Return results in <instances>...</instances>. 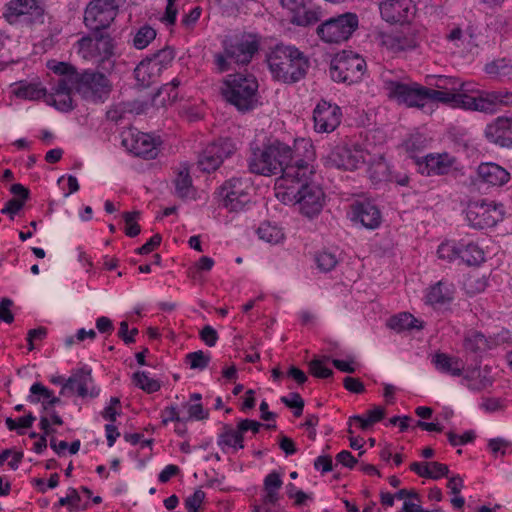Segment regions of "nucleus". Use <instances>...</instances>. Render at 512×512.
Returning a JSON list of instances; mask_svg holds the SVG:
<instances>
[{
	"label": "nucleus",
	"mask_w": 512,
	"mask_h": 512,
	"mask_svg": "<svg viewBox=\"0 0 512 512\" xmlns=\"http://www.w3.org/2000/svg\"><path fill=\"white\" fill-rule=\"evenodd\" d=\"M314 160L315 150L309 139H296L291 147L279 139L269 138L262 147L252 149L248 167L254 174L272 176L281 173V177H285L288 168L302 169Z\"/></svg>",
	"instance_id": "nucleus-1"
},
{
	"label": "nucleus",
	"mask_w": 512,
	"mask_h": 512,
	"mask_svg": "<svg viewBox=\"0 0 512 512\" xmlns=\"http://www.w3.org/2000/svg\"><path fill=\"white\" fill-rule=\"evenodd\" d=\"M313 174L312 163L302 169L292 167L276 183L277 198L284 204H298L301 213L308 218L318 215L325 201L323 190L311 182Z\"/></svg>",
	"instance_id": "nucleus-2"
},
{
	"label": "nucleus",
	"mask_w": 512,
	"mask_h": 512,
	"mask_svg": "<svg viewBox=\"0 0 512 512\" xmlns=\"http://www.w3.org/2000/svg\"><path fill=\"white\" fill-rule=\"evenodd\" d=\"M47 67L55 74L67 75L74 91L88 102L104 103L112 91L110 79L97 70L85 69L79 72L74 65L57 61L48 62Z\"/></svg>",
	"instance_id": "nucleus-3"
},
{
	"label": "nucleus",
	"mask_w": 512,
	"mask_h": 512,
	"mask_svg": "<svg viewBox=\"0 0 512 512\" xmlns=\"http://www.w3.org/2000/svg\"><path fill=\"white\" fill-rule=\"evenodd\" d=\"M272 78L284 84H294L305 78L309 58L292 45L278 44L266 56Z\"/></svg>",
	"instance_id": "nucleus-4"
},
{
	"label": "nucleus",
	"mask_w": 512,
	"mask_h": 512,
	"mask_svg": "<svg viewBox=\"0 0 512 512\" xmlns=\"http://www.w3.org/2000/svg\"><path fill=\"white\" fill-rule=\"evenodd\" d=\"M223 52L215 53L213 63L218 73L231 69V63L247 65L259 50V40L250 33L226 36L222 41Z\"/></svg>",
	"instance_id": "nucleus-5"
},
{
	"label": "nucleus",
	"mask_w": 512,
	"mask_h": 512,
	"mask_svg": "<svg viewBox=\"0 0 512 512\" xmlns=\"http://www.w3.org/2000/svg\"><path fill=\"white\" fill-rule=\"evenodd\" d=\"M259 84L252 74H229L223 81L221 93L224 99L239 112L246 113L256 108Z\"/></svg>",
	"instance_id": "nucleus-6"
},
{
	"label": "nucleus",
	"mask_w": 512,
	"mask_h": 512,
	"mask_svg": "<svg viewBox=\"0 0 512 512\" xmlns=\"http://www.w3.org/2000/svg\"><path fill=\"white\" fill-rule=\"evenodd\" d=\"M253 182L246 175L225 180L217 189L221 205L229 212L244 211L252 202Z\"/></svg>",
	"instance_id": "nucleus-7"
},
{
	"label": "nucleus",
	"mask_w": 512,
	"mask_h": 512,
	"mask_svg": "<svg viewBox=\"0 0 512 512\" xmlns=\"http://www.w3.org/2000/svg\"><path fill=\"white\" fill-rule=\"evenodd\" d=\"M366 71V62L352 51L337 53L331 60L329 74L333 81L352 84L359 82Z\"/></svg>",
	"instance_id": "nucleus-8"
},
{
	"label": "nucleus",
	"mask_w": 512,
	"mask_h": 512,
	"mask_svg": "<svg viewBox=\"0 0 512 512\" xmlns=\"http://www.w3.org/2000/svg\"><path fill=\"white\" fill-rule=\"evenodd\" d=\"M466 219L476 229L494 227L503 220L505 209L502 203L487 199L469 200L466 206Z\"/></svg>",
	"instance_id": "nucleus-9"
},
{
	"label": "nucleus",
	"mask_w": 512,
	"mask_h": 512,
	"mask_svg": "<svg viewBox=\"0 0 512 512\" xmlns=\"http://www.w3.org/2000/svg\"><path fill=\"white\" fill-rule=\"evenodd\" d=\"M92 35L81 37L75 47L78 55L87 61L104 62L114 56L115 43L105 32L92 31Z\"/></svg>",
	"instance_id": "nucleus-10"
},
{
	"label": "nucleus",
	"mask_w": 512,
	"mask_h": 512,
	"mask_svg": "<svg viewBox=\"0 0 512 512\" xmlns=\"http://www.w3.org/2000/svg\"><path fill=\"white\" fill-rule=\"evenodd\" d=\"M430 84L434 86V89L428 88L429 100L440 102L453 108L458 107L464 92H473L469 88V83H465L457 77L436 76L434 77V82Z\"/></svg>",
	"instance_id": "nucleus-11"
},
{
	"label": "nucleus",
	"mask_w": 512,
	"mask_h": 512,
	"mask_svg": "<svg viewBox=\"0 0 512 512\" xmlns=\"http://www.w3.org/2000/svg\"><path fill=\"white\" fill-rule=\"evenodd\" d=\"M384 89L390 99L408 107H423L429 100L428 88L416 82L384 80Z\"/></svg>",
	"instance_id": "nucleus-12"
},
{
	"label": "nucleus",
	"mask_w": 512,
	"mask_h": 512,
	"mask_svg": "<svg viewBox=\"0 0 512 512\" xmlns=\"http://www.w3.org/2000/svg\"><path fill=\"white\" fill-rule=\"evenodd\" d=\"M355 13H344L324 21L317 28L319 37L327 43H340L348 40L358 27Z\"/></svg>",
	"instance_id": "nucleus-13"
},
{
	"label": "nucleus",
	"mask_w": 512,
	"mask_h": 512,
	"mask_svg": "<svg viewBox=\"0 0 512 512\" xmlns=\"http://www.w3.org/2000/svg\"><path fill=\"white\" fill-rule=\"evenodd\" d=\"M118 13L115 0H92L84 11V24L91 31L108 28Z\"/></svg>",
	"instance_id": "nucleus-14"
},
{
	"label": "nucleus",
	"mask_w": 512,
	"mask_h": 512,
	"mask_svg": "<svg viewBox=\"0 0 512 512\" xmlns=\"http://www.w3.org/2000/svg\"><path fill=\"white\" fill-rule=\"evenodd\" d=\"M235 151V144L229 138H220L209 143L198 156V168L202 172H214L220 167L223 161L231 157Z\"/></svg>",
	"instance_id": "nucleus-15"
},
{
	"label": "nucleus",
	"mask_w": 512,
	"mask_h": 512,
	"mask_svg": "<svg viewBox=\"0 0 512 512\" xmlns=\"http://www.w3.org/2000/svg\"><path fill=\"white\" fill-rule=\"evenodd\" d=\"M99 388L93 384L91 369L81 367L72 371L60 390V396L71 397L77 395L81 398H95L99 395Z\"/></svg>",
	"instance_id": "nucleus-16"
},
{
	"label": "nucleus",
	"mask_w": 512,
	"mask_h": 512,
	"mask_svg": "<svg viewBox=\"0 0 512 512\" xmlns=\"http://www.w3.org/2000/svg\"><path fill=\"white\" fill-rule=\"evenodd\" d=\"M468 93L464 92L457 108L490 114L495 112L498 103L508 104L509 98L512 96V93H506L502 96L500 93L480 90L476 91V96L469 95Z\"/></svg>",
	"instance_id": "nucleus-17"
},
{
	"label": "nucleus",
	"mask_w": 512,
	"mask_h": 512,
	"mask_svg": "<svg viewBox=\"0 0 512 512\" xmlns=\"http://www.w3.org/2000/svg\"><path fill=\"white\" fill-rule=\"evenodd\" d=\"M342 116V110L336 103L322 99L313 110L314 130L331 133L340 125Z\"/></svg>",
	"instance_id": "nucleus-18"
},
{
	"label": "nucleus",
	"mask_w": 512,
	"mask_h": 512,
	"mask_svg": "<svg viewBox=\"0 0 512 512\" xmlns=\"http://www.w3.org/2000/svg\"><path fill=\"white\" fill-rule=\"evenodd\" d=\"M366 161V152L357 145L337 146L331 151L327 162L331 167L355 170Z\"/></svg>",
	"instance_id": "nucleus-19"
},
{
	"label": "nucleus",
	"mask_w": 512,
	"mask_h": 512,
	"mask_svg": "<svg viewBox=\"0 0 512 512\" xmlns=\"http://www.w3.org/2000/svg\"><path fill=\"white\" fill-rule=\"evenodd\" d=\"M510 178V173L504 167L493 162H486L477 167L472 183L479 187L484 185L487 188H500L507 184Z\"/></svg>",
	"instance_id": "nucleus-20"
},
{
	"label": "nucleus",
	"mask_w": 512,
	"mask_h": 512,
	"mask_svg": "<svg viewBox=\"0 0 512 512\" xmlns=\"http://www.w3.org/2000/svg\"><path fill=\"white\" fill-rule=\"evenodd\" d=\"M379 9L382 19L386 22L404 24L414 17L416 5L410 0H384Z\"/></svg>",
	"instance_id": "nucleus-21"
},
{
	"label": "nucleus",
	"mask_w": 512,
	"mask_h": 512,
	"mask_svg": "<svg viewBox=\"0 0 512 512\" xmlns=\"http://www.w3.org/2000/svg\"><path fill=\"white\" fill-rule=\"evenodd\" d=\"M352 221L361 223L367 229L374 230L382 223V214L378 206L369 199L355 201L350 206Z\"/></svg>",
	"instance_id": "nucleus-22"
},
{
	"label": "nucleus",
	"mask_w": 512,
	"mask_h": 512,
	"mask_svg": "<svg viewBox=\"0 0 512 512\" xmlns=\"http://www.w3.org/2000/svg\"><path fill=\"white\" fill-rule=\"evenodd\" d=\"M122 144L134 155L145 159H155L159 153L155 139L143 132L128 133L123 137Z\"/></svg>",
	"instance_id": "nucleus-23"
},
{
	"label": "nucleus",
	"mask_w": 512,
	"mask_h": 512,
	"mask_svg": "<svg viewBox=\"0 0 512 512\" xmlns=\"http://www.w3.org/2000/svg\"><path fill=\"white\" fill-rule=\"evenodd\" d=\"M310 0H281L284 8L292 13L291 22L297 26H309L320 20L321 12L309 7Z\"/></svg>",
	"instance_id": "nucleus-24"
},
{
	"label": "nucleus",
	"mask_w": 512,
	"mask_h": 512,
	"mask_svg": "<svg viewBox=\"0 0 512 512\" xmlns=\"http://www.w3.org/2000/svg\"><path fill=\"white\" fill-rule=\"evenodd\" d=\"M57 75L60 78L57 80L55 86L53 87V93L49 95L47 102L53 105L59 111L67 112L74 108L72 99V92L74 91V86L72 83L68 81L67 75Z\"/></svg>",
	"instance_id": "nucleus-25"
},
{
	"label": "nucleus",
	"mask_w": 512,
	"mask_h": 512,
	"mask_svg": "<svg viewBox=\"0 0 512 512\" xmlns=\"http://www.w3.org/2000/svg\"><path fill=\"white\" fill-rule=\"evenodd\" d=\"M496 346V341L491 337H486L482 332L477 330H469L465 333L463 339V349L466 354H470L473 358L481 357L488 350Z\"/></svg>",
	"instance_id": "nucleus-26"
},
{
	"label": "nucleus",
	"mask_w": 512,
	"mask_h": 512,
	"mask_svg": "<svg viewBox=\"0 0 512 512\" xmlns=\"http://www.w3.org/2000/svg\"><path fill=\"white\" fill-rule=\"evenodd\" d=\"M455 163V158L447 153L443 154H429L424 158L423 162H418L419 169L422 174L428 176L432 175H447Z\"/></svg>",
	"instance_id": "nucleus-27"
},
{
	"label": "nucleus",
	"mask_w": 512,
	"mask_h": 512,
	"mask_svg": "<svg viewBox=\"0 0 512 512\" xmlns=\"http://www.w3.org/2000/svg\"><path fill=\"white\" fill-rule=\"evenodd\" d=\"M246 422H239L236 427L223 425L219 433L217 444L223 451L225 448H232L235 451L244 448V434L246 433Z\"/></svg>",
	"instance_id": "nucleus-28"
},
{
	"label": "nucleus",
	"mask_w": 512,
	"mask_h": 512,
	"mask_svg": "<svg viewBox=\"0 0 512 512\" xmlns=\"http://www.w3.org/2000/svg\"><path fill=\"white\" fill-rule=\"evenodd\" d=\"M455 288L452 283L446 280H440L431 286L425 295L426 304L433 307H441L449 304L454 299Z\"/></svg>",
	"instance_id": "nucleus-29"
},
{
	"label": "nucleus",
	"mask_w": 512,
	"mask_h": 512,
	"mask_svg": "<svg viewBox=\"0 0 512 512\" xmlns=\"http://www.w3.org/2000/svg\"><path fill=\"white\" fill-rule=\"evenodd\" d=\"M506 122V117H497L493 122L486 126L484 133L489 142L503 148H511L510 136L508 135Z\"/></svg>",
	"instance_id": "nucleus-30"
},
{
	"label": "nucleus",
	"mask_w": 512,
	"mask_h": 512,
	"mask_svg": "<svg viewBox=\"0 0 512 512\" xmlns=\"http://www.w3.org/2000/svg\"><path fill=\"white\" fill-rule=\"evenodd\" d=\"M382 44L388 50L397 53L416 48L417 40L413 35L403 32L386 33L382 35Z\"/></svg>",
	"instance_id": "nucleus-31"
},
{
	"label": "nucleus",
	"mask_w": 512,
	"mask_h": 512,
	"mask_svg": "<svg viewBox=\"0 0 512 512\" xmlns=\"http://www.w3.org/2000/svg\"><path fill=\"white\" fill-rule=\"evenodd\" d=\"M432 363L441 373L459 377L463 374L464 363L458 357L450 356L443 352H437L432 357Z\"/></svg>",
	"instance_id": "nucleus-32"
},
{
	"label": "nucleus",
	"mask_w": 512,
	"mask_h": 512,
	"mask_svg": "<svg viewBox=\"0 0 512 512\" xmlns=\"http://www.w3.org/2000/svg\"><path fill=\"white\" fill-rule=\"evenodd\" d=\"M162 73L150 59L144 58L134 69L136 83L141 88H148L157 82Z\"/></svg>",
	"instance_id": "nucleus-33"
},
{
	"label": "nucleus",
	"mask_w": 512,
	"mask_h": 512,
	"mask_svg": "<svg viewBox=\"0 0 512 512\" xmlns=\"http://www.w3.org/2000/svg\"><path fill=\"white\" fill-rule=\"evenodd\" d=\"M463 382L471 390L481 391L486 389L493 383L491 368L484 366L483 368L468 370L463 377Z\"/></svg>",
	"instance_id": "nucleus-34"
},
{
	"label": "nucleus",
	"mask_w": 512,
	"mask_h": 512,
	"mask_svg": "<svg viewBox=\"0 0 512 512\" xmlns=\"http://www.w3.org/2000/svg\"><path fill=\"white\" fill-rule=\"evenodd\" d=\"M28 401L34 404L41 403L45 410L62 403L60 397L55 396L52 390L40 382H36L30 387Z\"/></svg>",
	"instance_id": "nucleus-35"
},
{
	"label": "nucleus",
	"mask_w": 512,
	"mask_h": 512,
	"mask_svg": "<svg viewBox=\"0 0 512 512\" xmlns=\"http://www.w3.org/2000/svg\"><path fill=\"white\" fill-rule=\"evenodd\" d=\"M38 8L37 0H11L6 5L4 16L9 22H14L20 16L32 15Z\"/></svg>",
	"instance_id": "nucleus-36"
},
{
	"label": "nucleus",
	"mask_w": 512,
	"mask_h": 512,
	"mask_svg": "<svg viewBox=\"0 0 512 512\" xmlns=\"http://www.w3.org/2000/svg\"><path fill=\"white\" fill-rule=\"evenodd\" d=\"M459 245V259L468 266H476L481 264L484 260L483 250L472 241L460 240Z\"/></svg>",
	"instance_id": "nucleus-37"
},
{
	"label": "nucleus",
	"mask_w": 512,
	"mask_h": 512,
	"mask_svg": "<svg viewBox=\"0 0 512 512\" xmlns=\"http://www.w3.org/2000/svg\"><path fill=\"white\" fill-rule=\"evenodd\" d=\"M175 193L184 199L190 197L193 192L192 178L187 164H182L174 180Z\"/></svg>",
	"instance_id": "nucleus-38"
},
{
	"label": "nucleus",
	"mask_w": 512,
	"mask_h": 512,
	"mask_svg": "<svg viewBox=\"0 0 512 512\" xmlns=\"http://www.w3.org/2000/svg\"><path fill=\"white\" fill-rule=\"evenodd\" d=\"M259 239L269 244H279L285 239V234L281 227L269 221L263 222L256 230Z\"/></svg>",
	"instance_id": "nucleus-39"
},
{
	"label": "nucleus",
	"mask_w": 512,
	"mask_h": 512,
	"mask_svg": "<svg viewBox=\"0 0 512 512\" xmlns=\"http://www.w3.org/2000/svg\"><path fill=\"white\" fill-rule=\"evenodd\" d=\"M17 87L13 90L17 98L26 100H39L46 96L47 90L39 83H26L19 82Z\"/></svg>",
	"instance_id": "nucleus-40"
},
{
	"label": "nucleus",
	"mask_w": 512,
	"mask_h": 512,
	"mask_svg": "<svg viewBox=\"0 0 512 512\" xmlns=\"http://www.w3.org/2000/svg\"><path fill=\"white\" fill-rule=\"evenodd\" d=\"M389 326L394 330L403 331L412 330L414 328L421 329L422 323L410 313H400L390 318Z\"/></svg>",
	"instance_id": "nucleus-41"
},
{
	"label": "nucleus",
	"mask_w": 512,
	"mask_h": 512,
	"mask_svg": "<svg viewBox=\"0 0 512 512\" xmlns=\"http://www.w3.org/2000/svg\"><path fill=\"white\" fill-rule=\"evenodd\" d=\"M175 58V51L173 48L166 46L163 49L158 50L153 53L151 56H148L147 59L151 60L152 64H155L156 67L159 68V71L162 73L169 66H171L173 60Z\"/></svg>",
	"instance_id": "nucleus-42"
},
{
	"label": "nucleus",
	"mask_w": 512,
	"mask_h": 512,
	"mask_svg": "<svg viewBox=\"0 0 512 512\" xmlns=\"http://www.w3.org/2000/svg\"><path fill=\"white\" fill-rule=\"evenodd\" d=\"M390 172L389 165L383 158L371 163L367 170L368 176L373 183L387 181Z\"/></svg>",
	"instance_id": "nucleus-43"
},
{
	"label": "nucleus",
	"mask_w": 512,
	"mask_h": 512,
	"mask_svg": "<svg viewBox=\"0 0 512 512\" xmlns=\"http://www.w3.org/2000/svg\"><path fill=\"white\" fill-rule=\"evenodd\" d=\"M156 30L149 25L141 26L135 33L132 44L138 49H145L155 38Z\"/></svg>",
	"instance_id": "nucleus-44"
},
{
	"label": "nucleus",
	"mask_w": 512,
	"mask_h": 512,
	"mask_svg": "<svg viewBox=\"0 0 512 512\" xmlns=\"http://www.w3.org/2000/svg\"><path fill=\"white\" fill-rule=\"evenodd\" d=\"M462 246L459 245V241L446 240L442 242L437 249V255L439 259L447 262H453L459 259V249Z\"/></svg>",
	"instance_id": "nucleus-45"
},
{
	"label": "nucleus",
	"mask_w": 512,
	"mask_h": 512,
	"mask_svg": "<svg viewBox=\"0 0 512 512\" xmlns=\"http://www.w3.org/2000/svg\"><path fill=\"white\" fill-rule=\"evenodd\" d=\"M338 262L337 255L328 250L320 251L315 255L316 266L323 273L332 271L337 266Z\"/></svg>",
	"instance_id": "nucleus-46"
},
{
	"label": "nucleus",
	"mask_w": 512,
	"mask_h": 512,
	"mask_svg": "<svg viewBox=\"0 0 512 512\" xmlns=\"http://www.w3.org/2000/svg\"><path fill=\"white\" fill-rule=\"evenodd\" d=\"M485 72L493 76H507L512 73V59L500 58L485 65Z\"/></svg>",
	"instance_id": "nucleus-47"
},
{
	"label": "nucleus",
	"mask_w": 512,
	"mask_h": 512,
	"mask_svg": "<svg viewBox=\"0 0 512 512\" xmlns=\"http://www.w3.org/2000/svg\"><path fill=\"white\" fill-rule=\"evenodd\" d=\"M133 383L148 393L156 392L161 387L157 380L149 377L144 371H138L133 374Z\"/></svg>",
	"instance_id": "nucleus-48"
},
{
	"label": "nucleus",
	"mask_w": 512,
	"mask_h": 512,
	"mask_svg": "<svg viewBox=\"0 0 512 512\" xmlns=\"http://www.w3.org/2000/svg\"><path fill=\"white\" fill-rule=\"evenodd\" d=\"M182 84V81L176 77L171 82L164 84L157 92L156 96H161L166 94V97H163L161 102L163 104L166 103H174L178 99V87Z\"/></svg>",
	"instance_id": "nucleus-49"
},
{
	"label": "nucleus",
	"mask_w": 512,
	"mask_h": 512,
	"mask_svg": "<svg viewBox=\"0 0 512 512\" xmlns=\"http://www.w3.org/2000/svg\"><path fill=\"white\" fill-rule=\"evenodd\" d=\"M185 360L191 369L204 370L208 367L211 357L209 353L198 350L188 353L185 357Z\"/></svg>",
	"instance_id": "nucleus-50"
},
{
	"label": "nucleus",
	"mask_w": 512,
	"mask_h": 512,
	"mask_svg": "<svg viewBox=\"0 0 512 512\" xmlns=\"http://www.w3.org/2000/svg\"><path fill=\"white\" fill-rule=\"evenodd\" d=\"M325 360H329V357L322 359H313L309 362V373L320 379H327L333 376V370L325 365Z\"/></svg>",
	"instance_id": "nucleus-51"
},
{
	"label": "nucleus",
	"mask_w": 512,
	"mask_h": 512,
	"mask_svg": "<svg viewBox=\"0 0 512 512\" xmlns=\"http://www.w3.org/2000/svg\"><path fill=\"white\" fill-rule=\"evenodd\" d=\"M281 402L290 408L293 416H301L304 409V400L299 393H289L287 396L280 398Z\"/></svg>",
	"instance_id": "nucleus-52"
},
{
	"label": "nucleus",
	"mask_w": 512,
	"mask_h": 512,
	"mask_svg": "<svg viewBox=\"0 0 512 512\" xmlns=\"http://www.w3.org/2000/svg\"><path fill=\"white\" fill-rule=\"evenodd\" d=\"M140 216V212L133 211V212H124L123 213V219L125 222V234L128 237H136L139 235L141 228L140 225L137 223V219Z\"/></svg>",
	"instance_id": "nucleus-53"
},
{
	"label": "nucleus",
	"mask_w": 512,
	"mask_h": 512,
	"mask_svg": "<svg viewBox=\"0 0 512 512\" xmlns=\"http://www.w3.org/2000/svg\"><path fill=\"white\" fill-rule=\"evenodd\" d=\"M487 282L478 274H470L464 281V288L468 294H477L485 290Z\"/></svg>",
	"instance_id": "nucleus-54"
},
{
	"label": "nucleus",
	"mask_w": 512,
	"mask_h": 512,
	"mask_svg": "<svg viewBox=\"0 0 512 512\" xmlns=\"http://www.w3.org/2000/svg\"><path fill=\"white\" fill-rule=\"evenodd\" d=\"M81 501V497L75 488H69L68 494L66 497H62L58 501V506H67L69 512H74L79 510V503Z\"/></svg>",
	"instance_id": "nucleus-55"
},
{
	"label": "nucleus",
	"mask_w": 512,
	"mask_h": 512,
	"mask_svg": "<svg viewBox=\"0 0 512 512\" xmlns=\"http://www.w3.org/2000/svg\"><path fill=\"white\" fill-rule=\"evenodd\" d=\"M36 418H6V425L10 431L16 430L19 435L25 434V429L30 428Z\"/></svg>",
	"instance_id": "nucleus-56"
},
{
	"label": "nucleus",
	"mask_w": 512,
	"mask_h": 512,
	"mask_svg": "<svg viewBox=\"0 0 512 512\" xmlns=\"http://www.w3.org/2000/svg\"><path fill=\"white\" fill-rule=\"evenodd\" d=\"M512 443L504 438L497 437L492 438L488 441V449L492 453L494 457H497L498 454L501 456H505L507 453V449L510 448Z\"/></svg>",
	"instance_id": "nucleus-57"
},
{
	"label": "nucleus",
	"mask_w": 512,
	"mask_h": 512,
	"mask_svg": "<svg viewBox=\"0 0 512 512\" xmlns=\"http://www.w3.org/2000/svg\"><path fill=\"white\" fill-rule=\"evenodd\" d=\"M205 499V492L197 489L194 493L185 499V508L187 512H199V509Z\"/></svg>",
	"instance_id": "nucleus-58"
},
{
	"label": "nucleus",
	"mask_w": 512,
	"mask_h": 512,
	"mask_svg": "<svg viewBox=\"0 0 512 512\" xmlns=\"http://www.w3.org/2000/svg\"><path fill=\"white\" fill-rule=\"evenodd\" d=\"M266 495L263 498V504L260 506H255L254 512H271V509L268 508V505H275L279 500L278 491L273 490H265Z\"/></svg>",
	"instance_id": "nucleus-59"
},
{
	"label": "nucleus",
	"mask_w": 512,
	"mask_h": 512,
	"mask_svg": "<svg viewBox=\"0 0 512 512\" xmlns=\"http://www.w3.org/2000/svg\"><path fill=\"white\" fill-rule=\"evenodd\" d=\"M13 301L9 298H2L0 301V320L11 324L14 321V315L11 311Z\"/></svg>",
	"instance_id": "nucleus-60"
},
{
	"label": "nucleus",
	"mask_w": 512,
	"mask_h": 512,
	"mask_svg": "<svg viewBox=\"0 0 512 512\" xmlns=\"http://www.w3.org/2000/svg\"><path fill=\"white\" fill-rule=\"evenodd\" d=\"M24 207L23 200H18L16 197L11 198L6 202L4 207L1 209L2 214H6L11 220L14 216Z\"/></svg>",
	"instance_id": "nucleus-61"
},
{
	"label": "nucleus",
	"mask_w": 512,
	"mask_h": 512,
	"mask_svg": "<svg viewBox=\"0 0 512 512\" xmlns=\"http://www.w3.org/2000/svg\"><path fill=\"white\" fill-rule=\"evenodd\" d=\"M200 339L209 347L215 346L218 340L217 331L210 325H206L200 331Z\"/></svg>",
	"instance_id": "nucleus-62"
},
{
	"label": "nucleus",
	"mask_w": 512,
	"mask_h": 512,
	"mask_svg": "<svg viewBox=\"0 0 512 512\" xmlns=\"http://www.w3.org/2000/svg\"><path fill=\"white\" fill-rule=\"evenodd\" d=\"M283 484L280 473L270 472L264 479V490L278 491Z\"/></svg>",
	"instance_id": "nucleus-63"
},
{
	"label": "nucleus",
	"mask_w": 512,
	"mask_h": 512,
	"mask_svg": "<svg viewBox=\"0 0 512 512\" xmlns=\"http://www.w3.org/2000/svg\"><path fill=\"white\" fill-rule=\"evenodd\" d=\"M343 385L351 393L361 394L365 391V386L359 378L347 376L343 379Z\"/></svg>",
	"instance_id": "nucleus-64"
}]
</instances>
